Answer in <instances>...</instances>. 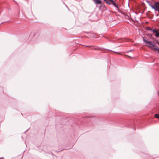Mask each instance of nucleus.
Returning a JSON list of instances; mask_svg holds the SVG:
<instances>
[{"label": "nucleus", "mask_w": 159, "mask_h": 159, "mask_svg": "<svg viewBox=\"0 0 159 159\" xmlns=\"http://www.w3.org/2000/svg\"><path fill=\"white\" fill-rule=\"evenodd\" d=\"M150 6L155 11H159V2H157L155 3L154 5H150Z\"/></svg>", "instance_id": "nucleus-3"}, {"label": "nucleus", "mask_w": 159, "mask_h": 159, "mask_svg": "<svg viewBox=\"0 0 159 159\" xmlns=\"http://www.w3.org/2000/svg\"><path fill=\"white\" fill-rule=\"evenodd\" d=\"M149 30L152 31L153 33H155L157 32V30L155 29H149Z\"/></svg>", "instance_id": "nucleus-8"}, {"label": "nucleus", "mask_w": 159, "mask_h": 159, "mask_svg": "<svg viewBox=\"0 0 159 159\" xmlns=\"http://www.w3.org/2000/svg\"><path fill=\"white\" fill-rule=\"evenodd\" d=\"M143 41L144 43L148 44L147 45L148 47L151 48L152 49L153 48H155V47L157 46L153 44L152 42L146 40L144 38H143Z\"/></svg>", "instance_id": "nucleus-2"}, {"label": "nucleus", "mask_w": 159, "mask_h": 159, "mask_svg": "<svg viewBox=\"0 0 159 159\" xmlns=\"http://www.w3.org/2000/svg\"><path fill=\"white\" fill-rule=\"evenodd\" d=\"M158 94L159 96V91L158 92Z\"/></svg>", "instance_id": "nucleus-11"}, {"label": "nucleus", "mask_w": 159, "mask_h": 159, "mask_svg": "<svg viewBox=\"0 0 159 159\" xmlns=\"http://www.w3.org/2000/svg\"><path fill=\"white\" fill-rule=\"evenodd\" d=\"M93 2L96 4H101L102 3V1L101 0H93Z\"/></svg>", "instance_id": "nucleus-4"}, {"label": "nucleus", "mask_w": 159, "mask_h": 159, "mask_svg": "<svg viewBox=\"0 0 159 159\" xmlns=\"http://www.w3.org/2000/svg\"><path fill=\"white\" fill-rule=\"evenodd\" d=\"M117 53H118V52H116Z\"/></svg>", "instance_id": "nucleus-12"}, {"label": "nucleus", "mask_w": 159, "mask_h": 159, "mask_svg": "<svg viewBox=\"0 0 159 159\" xmlns=\"http://www.w3.org/2000/svg\"><path fill=\"white\" fill-rule=\"evenodd\" d=\"M155 117L159 119V114H155L154 115Z\"/></svg>", "instance_id": "nucleus-9"}, {"label": "nucleus", "mask_w": 159, "mask_h": 159, "mask_svg": "<svg viewBox=\"0 0 159 159\" xmlns=\"http://www.w3.org/2000/svg\"><path fill=\"white\" fill-rule=\"evenodd\" d=\"M0 159H4V158L3 157H2V158H0Z\"/></svg>", "instance_id": "nucleus-10"}, {"label": "nucleus", "mask_w": 159, "mask_h": 159, "mask_svg": "<svg viewBox=\"0 0 159 159\" xmlns=\"http://www.w3.org/2000/svg\"><path fill=\"white\" fill-rule=\"evenodd\" d=\"M86 47H89L90 48L92 47V48H91L92 49H94L95 50H97L98 49V47H96L95 46H86Z\"/></svg>", "instance_id": "nucleus-5"}, {"label": "nucleus", "mask_w": 159, "mask_h": 159, "mask_svg": "<svg viewBox=\"0 0 159 159\" xmlns=\"http://www.w3.org/2000/svg\"><path fill=\"white\" fill-rule=\"evenodd\" d=\"M104 1L109 5H113L116 8V10H119V6L117 4L116 1H115L113 0H104Z\"/></svg>", "instance_id": "nucleus-1"}, {"label": "nucleus", "mask_w": 159, "mask_h": 159, "mask_svg": "<svg viewBox=\"0 0 159 159\" xmlns=\"http://www.w3.org/2000/svg\"><path fill=\"white\" fill-rule=\"evenodd\" d=\"M158 37H159V36H158Z\"/></svg>", "instance_id": "nucleus-14"}, {"label": "nucleus", "mask_w": 159, "mask_h": 159, "mask_svg": "<svg viewBox=\"0 0 159 159\" xmlns=\"http://www.w3.org/2000/svg\"><path fill=\"white\" fill-rule=\"evenodd\" d=\"M158 43L159 45V43Z\"/></svg>", "instance_id": "nucleus-13"}, {"label": "nucleus", "mask_w": 159, "mask_h": 159, "mask_svg": "<svg viewBox=\"0 0 159 159\" xmlns=\"http://www.w3.org/2000/svg\"><path fill=\"white\" fill-rule=\"evenodd\" d=\"M153 49L154 50V51H156L157 50L159 54V48H158V47L157 46L155 47V48H153Z\"/></svg>", "instance_id": "nucleus-7"}, {"label": "nucleus", "mask_w": 159, "mask_h": 159, "mask_svg": "<svg viewBox=\"0 0 159 159\" xmlns=\"http://www.w3.org/2000/svg\"><path fill=\"white\" fill-rule=\"evenodd\" d=\"M157 32H156L155 36L157 37H158L159 36V28L156 30Z\"/></svg>", "instance_id": "nucleus-6"}]
</instances>
